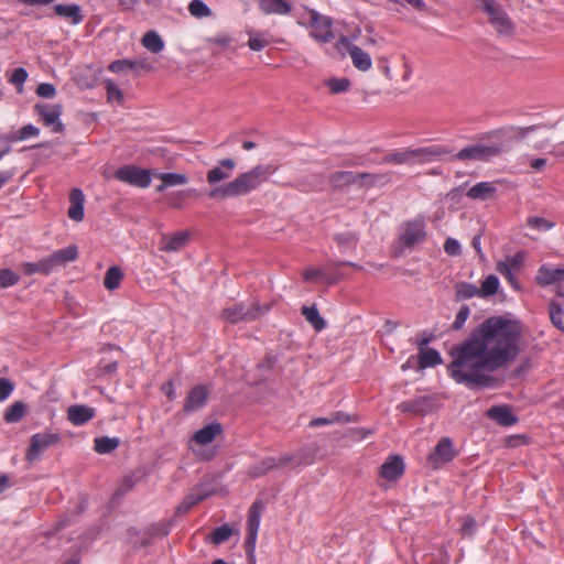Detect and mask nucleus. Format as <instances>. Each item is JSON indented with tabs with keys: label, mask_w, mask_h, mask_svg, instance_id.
<instances>
[{
	"label": "nucleus",
	"mask_w": 564,
	"mask_h": 564,
	"mask_svg": "<svg viewBox=\"0 0 564 564\" xmlns=\"http://www.w3.org/2000/svg\"><path fill=\"white\" fill-rule=\"evenodd\" d=\"M21 267L26 275H33L35 273L48 275L51 273L46 258H43L37 262H23Z\"/></svg>",
	"instance_id": "37998d69"
},
{
	"label": "nucleus",
	"mask_w": 564,
	"mask_h": 564,
	"mask_svg": "<svg viewBox=\"0 0 564 564\" xmlns=\"http://www.w3.org/2000/svg\"><path fill=\"white\" fill-rule=\"evenodd\" d=\"M78 258V248L76 245H70L66 248L54 251L46 257L51 272L58 268L64 267L69 262H74Z\"/></svg>",
	"instance_id": "a211bd4d"
},
{
	"label": "nucleus",
	"mask_w": 564,
	"mask_h": 564,
	"mask_svg": "<svg viewBox=\"0 0 564 564\" xmlns=\"http://www.w3.org/2000/svg\"><path fill=\"white\" fill-rule=\"evenodd\" d=\"M442 364L440 352L434 348L421 349L419 352V365L421 368L435 367Z\"/></svg>",
	"instance_id": "f704fd0d"
},
{
	"label": "nucleus",
	"mask_w": 564,
	"mask_h": 564,
	"mask_svg": "<svg viewBox=\"0 0 564 564\" xmlns=\"http://www.w3.org/2000/svg\"><path fill=\"white\" fill-rule=\"evenodd\" d=\"M36 95L42 98H54L56 95V89L52 84L42 83L36 88Z\"/></svg>",
	"instance_id": "e2e57ef3"
},
{
	"label": "nucleus",
	"mask_w": 564,
	"mask_h": 564,
	"mask_svg": "<svg viewBox=\"0 0 564 564\" xmlns=\"http://www.w3.org/2000/svg\"><path fill=\"white\" fill-rule=\"evenodd\" d=\"M338 45H343L348 48L352 64L357 69L367 72L371 68L372 62L370 55L359 46L351 44L347 37H340Z\"/></svg>",
	"instance_id": "dca6fc26"
},
{
	"label": "nucleus",
	"mask_w": 564,
	"mask_h": 564,
	"mask_svg": "<svg viewBox=\"0 0 564 564\" xmlns=\"http://www.w3.org/2000/svg\"><path fill=\"white\" fill-rule=\"evenodd\" d=\"M95 415V409L85 404L70 405L67 410L68 421L76 426L86 424L93 420Z\"/></svg>",
	"instance_id": "4be33fe9"
},
{
	"label": "nucleus",
	"mask_w": 564,
	"mask_h": 564,
	"mask_svg": "<svg viewBox=\"0 0 564 564\" xmlns=\"http://www.w3.org/2000/svg\"><path fill=\"white\" fill-rule=\"evenodd\" d=\"M26 412V405L22 401L11 404L6 411L3 419L7 423L20 422Z\"/></svg>",
	"instance_id": "a19ab883"
},
{
	"label": "nucleus",
	"mask_w": 564,
	"mask_h": 564,
	"mask_svg": "<svg viewBox=\"0 0 564 564\" xmlns=\"http://www.w3.org/2000/svg\"><path fill=\"white\" fill-rule=\"evenodd\" d=\"M122 279V270L117 265L110 267L106 272L104 286L109 291L117 290L120 286Z\"/></svg>",
	"instance_id": "e433bc0d"
},
{
	"label": "nucleus",
	"mask_w": 564,
	"mask_h": 564,
	"mask_svg": "<svg viewBox=\"0 0 564 564\" xmlns=\"http://www.w3.org/2000/svg\"><path fill=\"white\" fill-rule=\"evenodd\" d=\"M302 464H312V459H308L303 451L299 452L296 455L285 454L279 458H275V468L285 467L289 465L297 467Z\"/></svg>",
	"instance_id": "72a5a7b5"
},
{
	"label": "nucleus",
	"mask_w": 564,
	"mask_h": 564,
	"mask_svg": "<svg viewBox=\"0 0 564 564\" xmlns=\"http://www.w3.org/2000/svg\"><path fill=\"white\" fill-rule=\"evenodd\" d=\"M115 177L123 183L145 188L151 183V174L149 170L139 169L133 165H126L118 169Z\"/></svg>",
	"instance_id": "9d476101"
},
{
	"label": "nucleus",
	"mask_w": 564,
	"mask_h": 564,
	"mask_svg": "<svg viewBox=\"0 0 564 564\" xmlns=\"http://www.w3.org/2000/svg\"><path fill=\"white\" fill-rule=\"evenodd\" d=\"M391 172L387 173H358V185L359 186H377V185H384L391 182Z\"/></svg>",
	"instance_id": "7c9ffc66"
},
{
	"label": "nucleus",
	"mask_w": 564,
	"mask_h": 564,
	"mask_svg": "<svg viewBox=\"0 0 564 564\" xmlns=\"http://www.w3.org/2000/svg\"><path fill=\"white\" fill-rule=\"evenodd\" d=\"M20 276L11 269L4 268L0 270V288L6 289L15 285Z\"/></svg>",
	"instance_id": "3c124183"
},
{
	"label": "nucleus",
	"mask_w": 564,
	"mask_h": 564,
	"mask_svg": "<svg viewBox=\"0 0 564 564\" xmlns=\"http://www.w3.org/2000/svg\"><path fill=\"white\" fill-rule=\"evenodd\" d=\"M275 170L271 164H258L251 170L239 174L232 181L213 188L208 196L210 198L225 199L248 195L265 183Z\"/></svg>",
	"instance_id": "7ed1b4c3"
},
{
	"label": "nucleus",
	"mask_w": 564,
	"mask_h": 564,
	"mask_svg": "<svg viewBox=\"0 0 564 564\" xmlns=\"http://www.w3.org/2000/svg\"><path fill=\"white\" fill-rule=\"evenodd\" d=\"M61 435L57 433L42 432L32 435L30 445L25 453V459L29 463L40 459L42 453L47 448L57 445L61 442Z\"/></svg>",
	"instance_id": "0eeeda50"
},
{
	"label": "nucleus",
	"mask_w": 564,
	"mask_h": 564,
	"mask_svg": "<svg viewBox=\"0 0 564 564\" xmlns=\"http://www.w3.org/2000/svg\"><path fill=\"white\" fill-rule=\"evenodd\" d=\"M302 315L305 319L314 327L315 330L321 332L326 327L324 318L319 315V312L315 305L302 306Z\"/></svg>",
	"instance_id": "473e14b6"
},
{
	"label": "nucleus",
	"mask_w": 564,
	"mask_h": 564,
	"mask_svg": "<svg viewBox=\"0 0 564 564\" xmlns=\"http://www.w3.org/2000/svg\"><path fill=\"white\" fill-rule=\"evenodd\" d=\"M94 444L98 454H109L119 446L120 441L117 437L100 436L95 438Z\"/></svg>",
	"instance_id": "58836bf2"
},
{
	"label": "nucleus",
	"mask_w": 564,
	"mask_h": 564,
	"mask_svg": "<svg viewBox=\"0 0 564 564\" xmlns=\"http://www.w3.org/2000/svg\"><path fill=\"white\" fill-rule=\"evenodd\" d=\"M497 188L495 183L479 182L468 189L466 193L468 198L477 200H487L495 196Z\"/></svg>",
	"instance_id": "cd10ccee"
},
{
	"label": "nucleus",
	"mask_w": 564,
	"mask_h": 564,
	"mask_svg": "<svg viewBox=\"0 0 564 564\" xmlns=\"http://www.w3.org/2000/svg\"><path fill=\"white\" fill-rule=\"evenodd\" d=\"M213 494V489L208 488L207 485H196L183 498L182 502L176 508V512L180 514L188 512L194 506L210 497Z\"/></svg>",
	"instance_id": "2eb2a0df"
},
{
	"label": "nucleus",
	"mask_w": 564,
	"mask_h": 564,
	"mask_svg": "<svg viewBox=\"0 0 564 564\" xmlns=\"http://www.w3.org/2000/svg\"><path fill=\"white\" fill-rule=\"evenodd\" d=\"M188 12L196 19L209 18L213 12L202 0H192L188 4Z\"/></svg>",
	"instance_id": "49530a36"
},
{
	"label": "nucleus",
	"mask_w": 564,
	"mask_h": 564,
	"mask_svg": "<svg viewBox=\"0 0 564 564\" xmlns=\"http://www.w3.org/2000/svg\"><path fill=\"white\" fill-rule=\"evenodd\" d=\"M452 151L444 147H426L419 149H408L403 151L391 152L383 156V163L392 164H411L414 162L425 163L430 162L435 158L449 154Z\"/></svg>",
	"instance_id": "20e7f679"
},
{
	"label": "nucleus",
	"mask_w": 564,
	"mask_h": 564,
	"mask_svg": "<svg viewBox=\"0 0 564 564\" xmlns=\"http://www.w3.org/2000/svg\"><path fill=\"white\" fill-rule=\"evenodd\" d=\"M272 469H275V457H265L259 463L252 465L249 469V474L251 477L257 478L265 475Z\"/></svg>",
	"instance_id": "79ce46f5"
},
{
	"label": "nucleus",
	"mask_w": 564,
	"mask_h": 564,
	"mask_svg": "<svg viewBox=\"0 0 564 564\" xmlns=\"http://www.w3.org/2000/svg\"><path fill=\"white\" fill-rule=\"evenodd\" d=\"M221 433V424L213 422L196 431L192 436V441L198 445H207L212 443Z\"/></svg>",
	"instance_id": "5701e85b"
},
{
	"label": "nucleus",
	"mask_w": 564,
	"mask_h": 564,
	"mask_svg": "<svg viewBox=\"0 0 564 564\" xmlns=\"http://www.w3.org/2000/svg\"><path fill=\"white\" fill-rule=\"evenodd\" d=\"M456 456L451 438L443 437L427 456L426 463L432 469H438Z\"/></svg>",
	"instance_id": "9b49d317"
},
{
	"label": "nucleus",
	"mask_w": 564,
	"mask_h": 564,
	"mask_svg": "<svg viewBox=\"0 0 564 564\" xmlns=\"http://www.w3.org/2000/svg\"><path fill=\"white\" fill-rule=\"evenodd\" d=\"M40 134V130L39 128H36L35 126L33 124H26V126H23L20 130H19V138L22 140H26L31 137H37Z\"/></svg>",
	"instance_id": "69168bd1"
},
{
	"label": "nucleus",
	"mask_w": 564,
	"mask_h": 564,
	"mask_svg": "<svg viewBox=\"0 0 564 564\" xmlns=\"http://www.w3.org/2000/svg\"><path fill=\"white\" fill-rule=\"evenodd\" d=\"M527 226L536 231H547L555 227V223L539 216L527 218Z\"/></svg>",
	"instance_id": "a18cd8bd"
},
{
	"label": "nucleus",
	"mask_w": 564,
	"mask_h": 564,
	"mask_svg": "<svg viewBox=\"0 0 564 564\" xmlns=\"http://www.w3.org/2000/svg\"><path fill=\"white\" fill-rule=\"evenodd\" d=\"M34 109L40 116L44 126L52 127V132L62 133L65 130V126L59 121V117L63 113L62 105L39 102L34 106Z\"/></svg>",
	"instance_id": "1a4fd4ad"
},
{
	"label": "nucleus",
	"mask_w": 564,
	"mask_h": 564,
	"mask_svg": "<svg viewBox=\"0 0 564 564\" xmlns=\"http://www.w3.org/2000/svg\"><path fill=\"white\" fill-rule=\"evenodd\" d=\"M478 6L488 17V22L500 36H511L514 32V24L496 0H478Z\"/></svg>",
	"instance_id": "423d86ee"
},
{
	"label": "nucleus",
	"mask_w": 564,
	"mask_h": 564,
	"mask_svg": "<svg viewBox=\"0 0 564 564\" xmlns=\"http://www.w3.org/2000/svg\"><path fill=\"white\" fill-rule=\"evenodd\" d=\"M105 89L107 91L108 101H117L118 104L123 102V94L113 82L106 80Z\"/></svg>",
	"instance_id": "5fc2aeb1"
},
{
	"label": "nucleus",
	"mask_w": 564,
	"mask_h": 564,
	"mask_svg": "<svg viewBox=\"0 0 564 564\" xmlns=\"http://www.w3.org/2000/svg\"><path fill=\"white\" fill-rule=\"evenodd\" d=\"M335 240L339 246H345L350 249H355L358 242L357 236L350 232L337 235Z\"/></svg>",
	"instance_id": "bf43d9fd"
},
{
	"label": "nucleus",
	"mask_w": 564,
	"mask_h": 564,
	"mask_svg": "<svg viewBox=\"0 0 564 564\" xmlns=\"http://www.w3.org/2000/svg\"><path fill=\"white\" fill-rule=\"evenodd\" d=\"M351 83L348 78H332L326 82V86L332 94H340L347 91Z\"/></svg>",
	"instance_id": "09e8293b"
},
{
	"label": "nucleus",
	"mask_w": 564,
	"mask_h": 564,
	"mask_svg": "<svg viewBox=\"0 0 564 564\" xmlns=\"http://www.w3.org/2000/svg\"><path fill=\"white\" fill-rule=\"evenodd\" d=\"M142 45L150 52L156 54L160 53L164 47V42L155 31H149L147 32L142 40Z\"/></svg>",
	"instance_id": "c9c22d12"
},
{
	"label": "nucleus",
	"mask_w": 564,
	"mask_h": 564,
	"mask_svg": "<svg viewBox=\"0 0 564 564\" xmlns=\"http://www.w3.org/2000/svg\"><path fill=\"white\" fill-rule=\"evenodd\" d=\"M549 312H550V317H551L552 324L556 328L564 332V310H563V307L556 302H551L549 305Z\"/></svg>",
	"instance_id": "de8ad7c7"
},
{
	"label": "nucleus",
	"mask_w": 564,
	"mask_h": 564,
	"mask_svg": "<svg viewBox=\"0 0 564 564\" xmlns=\"http://www.w3.org/2000/svg\"><path fill=\"white\" fill-rule=\"evenodd\" d=\"M437 408V401L432 395H422L412 400H406L398 405L402 413L414 415H426Z\"/></svg>",
	"instance_id": "f8f14e48"
},
{
	"label": "nucleus",
	"mask_w": 564,
	"mask_h": 564,
	"mask_svg": "<svg viewBox=\"0 0 564 564\" xmlns=\"http://www.w3.org/2000/svg\"><path fill=\"white\" fill-rule=\"evenodd\" d=\"M404 463L401 456L394 455L387 458L381 465L379 475L388 481H395L404 474Z\"/></svg>",
	"instance_id": "f3484780"
},
{
	"label": "nucleus",
	"mask_w": 564,
	"mask_h": 564,
	"mask_svg": "<svg viewBox=\"0 0 564 564\" xmlns=\"http://www.w3.org/2000/svg\"><path fill=\"white\" fill-rule=\"evenodd\" d=\"M479 289L480 297L495 295L499 289V279L495 274L488 275Z\"/></svg>",
	"instance_id": "c03bdc74"
},
{
	"label": "nucleus",
	"mask_w": 564,
	"mask_h": 564,
	"mask_svg": "<svg viewBox=\"0 0 564 564\" xmlns=\"http://www.w3.org/2000/svg\"><path fill=\"white\" fill-rule=\"evenodd\" d=\"M521 336L519 322L503 316L486 318L467 340L452 348L451 377L470 389L492 386L495 380L487 373L517 358Z\"/></svg>",
	"instance_id": "f257e3e1"
},
{
	"label": "nucleus",
	"mask_w": 564,
	"mask_h": 564,
	"mask_svg": "<svg viewBox=\"0 0 564 564\" xmlns=\"http://www.w3.org/2000/svg\"><path fill=\"white\" fill-rule=\"evenodd\" d=\"M351 417L343 412H334L327 417H316L310 422V426L318 427L322 425H329L334 423H347L350 422Z\"/></svg>",
	"instance_id": "ea45409f"
},
{
	"label": "nucleus",
	"mask_w": 564,
	"mask_h": 564,
	"mask_svg": "<svg viewBox=\"0 0 564 564\" xmlns=\"http://www.w3.org/2000/svg\"><path fill=\"white\" fill-rule=\"evenodd\" d=\"M475 296L480 297L479 289L475 284L468 282H459L455 285L456 301L469 300Z\"/></svg>",
	"instance_id": "4c0bfd02"
},
{
	"label": "nucleus",
	"mask_w": 564,
	"mask_h": 564,
	"mask_svg": "<svg viewBox=\"0 0 564 564\" xmlns=\"http://www.w3.org/2000/svg\"><path fill=\"white\" fill-rule=\"evenodd\" d=\"M264 509V503L261 500H256L248 511V519H247V538L245 541V544H249V547L251 549L252 545H256L257 543V536L258 531L260 527V519L262 511Z\"/></svg>",
	"instance_id": "4468645a"
},
{
	"label": "nucleus",
	"mask_w": 564,
	"mask_h": 564,
	"mask_svg": "<svg viewBox=\"0 0 564 564\" xmlns=\"http://www.w3.org/2000/svg\"><path fill=\"white\" fill-rule=\"evenodd\" d=\"M70 207L68 208V217L75 221H82L84 218L85 195L82 189L73 188L69 194Z\"/></svg>",
	"instance_id": "393cba45"
},
{
	"label": "nucleus",
	"mask_w": 564,
	"mask_h": 564,
	"mask_svg": "<svg viewBox=\"0 0 564 564\" xmlns=\"http://www.w3.org/2000/svg\"><path fill=\"white\" fill-rule=\"evenodd\" d=\"M324 275L325 270L321 268H308L303 272V278L305 281H313L315 278Z\"/></svg>",
	"instance_id": "774afa93"
},
{
	"label": "nucleus",
	"mask_w": 564,
	"mask_h": 564,
	"mask_svg": "<svg viewBox=\"0 0 564 564\" xmlns=\"http://www.w3.org/2000/svg\"><path fill=\"white\" fill-rule=\"evenodd\" d=\"M56 15L68 20L73 24H78L83 21L80 7L78 4H56L53 7Z\"/></svg>",
	"instance_id": "c756f323"
},
{
	"label": "nucleus",
	"mask_w": 564,
	"mask_h": 564,
	"mask_svg": "<svg viewBox=\"0 0 564 564\" xmlns=\"http://www.w3.org/2000/svg\"><path fill=\"white\" fill-rule=\"evenodd\" d=\"M564 281V268H554L543 264L539 268L535 282L540 286H549Z\"/></svg>",
	"instance_id": "412c9836"
},
{
	"label": "nucleus",
	"mask_w": 564,
	"mask_h": 564,
	"mask_svg": "<svg viewBox=\"0 0 564 564\" xmlns=\"http://www.w3.org/2000/svg\"><path fill=\"white\" fill-rule=\"evenodd\" d=\"M270 310L271 304L261 305L257 301H253L250 304L239 302L231 306L225 307L220 312V318L224 322L230 324H237L239 322H251L267 314Z\"/></svg>",
	"instance_id": "39448f33"
},
{
	"label": "nucleus",
	"mask_w": 564,
	"mask_h": 564,
	"mask_svg": "<svg viewBox=\"0 0 564 564\" xmlns=\"http://www.w3.org/2000/svg\"><path fill=\"white\" fill-rule=\"evenodd\" d=\"M426 239L425 221L423 217L404 223L399 240L405 248H413Z\"/></svg>",
	"instance_id": "6e6552de"
},
{
	"label": "nucleus",
	"mask_w": 564,
	"mask_h": 564,
	"mask_svg": "<svg viewBox=\"0 0 564 564\" xmlns=\"http://www.w3.org/2000/svg\"><path fill=\"white\" fill-rule=\"evenodd\" d=\"M546 127L547 124L540 123L529 127L509 126L500 128L490 133L489 142L466 147L457 152L453 159L458 161H487L509 151L513 141H521L529 133Z\"/></svg>",
	"instance_id": "f03ea898"
},
{
	"label": "nucleus",
	"mask_w": 564,
	"mask_h": 564,
	"mask_svg": "<svg viewBox=\"0 0 564 564\" xmlns=\"http://www.w3.org/2000/svg\"><path fill=\"white\" fill-rule=\"evenodd\" d=\"M311 35L322 42L328 43L334 39L332 32V20L328 17L321 15L316 11L310 12Z\"/></svg>",
	"instance_id": "ddd939ff"
},
{
	"label": "nucleus",
	"mask_w": 564,
	"mask_h": 564,
	"mask_svg": "<svg viewBox=\"0 0 564 564\" xmlns=\"http://www.w3.org/2000/svg\"><path fill=\"white\" fill-rule=\"evenodd\" d=\"M28 79V72L23 67H18L12 72L9 82L14 85L19 91L22 90V86Z\"/></svg>",
	"instance_id": "4d7b16f0"
},
{
	"label": "nucleus",
	"mask_w": 564,
	"mask_h": 564,
	"mask_svg": "<svg viewBox=\"0 0 564 564\" xmlns=\"http://www.w3.org/2000/svg\"><path fill=\"white\" fill-rule=\"evenodd\" d=\"M487 416L502 426H512L518 422V417L511 409L506 405H496L487 411Z\"/></svg>",
	"instance_id": "b1692460"
},
{
	"label": "nucleus",
	"mask_w": 564,
	"mask_h": 564,
	"mask_svg": "<svg viewBox=\"0 0 564 564\" xmlns=\"http://www.w3.org/2000/svg\"><path fill=\"white\" fill-rule=\"evenodd\" d=\"M13 389L14 386L10 380L6 378H0V401H4L6 399H8L12 393Z\"/></svg>",
	"instance_id": "0e129e2a"
},
{
	"label": "nucleus",
	"mask_w": 564,
	"mask_h": 564,
	"mask_svg": "<svg viewBox=\"0 0 564 564\" xmlns=\"http://www.w3.org/2000/svg\"><path fill=\"white\" fill-rule=\"evenodd\" d=\"M236 162L232 159H223L219 164L207 172L206 180L209 185H215L221 181L228 180L234 170Z\"/></svg>",
	"instance_id": "aec40b11"
},
{
	"label": "nucleus",
	"mask_w": 564,
	"mask_h": 564,
	"mask_svg": "<svg viewBox=\"0 0 564 564\" xmlns=\"http://www.w3.org/2000/svg\"><path fill=\"white\" fill-rule=\"evenodd\" d=\"M259 8L265 14L286 15L291 12L290 0H259Z\"/></svg>",
	"instance_id": "a878e982"
},
{
	"label": "nucleus",
	"mask_w": 564,
	"mask_h": 564,
	"mask_svg": "<svg viewBox=\"0 0 564 564\" xmlns=\"http://www.w3.org/2000/svg\"><path fill=\"white\" fill-rule=\"evenodd\" d=\"M117 361L105 362L104 360H100L96 368V376L104 377L107 375H112L117 371Z\"/></svg>",
	"instance_id": "13d9d810"
},
{
	"label": "nucleus",
	"mask_w": 564,
	"mask_h": 564,
	"mask_svg": "<svg viewBox=\"0 0 564 564\" xmlns=\"http://www.w3.org/2000/svg\"><path fill=\"white\" fill-rule=\"evenodd\" d=\"M134 69L150 70L151 66L144 59H117L110 63L109 70L112 73H121Z\"/></svg>",
	"instance_id": "c85d7f7f"
},
{
	"label": "nucleus",
	"mask_w": 564,
	"mask_h": 564,
	"mask_svg": "<svg viewBox=\"0 0 564 564\" xmlns=\"http://www.w3.org/2000/svg\"><path fill=\"white\" fill-rule=\"evenodd\" d=\"M209 390L204 384H197L188 392L183 410L185 412H194L202 409L208 399Z\"/></svg>",
	"instance_id": "6ab92c4d"
},
{
	"label": "nucleus",
	"mask_w": 564,
	"mask_h": 564,
	"mask_svg": "<svg viewBox=\"0 0 564 564\" xmlns=\"http://www.w3.org/2000/svg\"><path fill=\"white\" fill-rule=\"evenodd\" d=\"M525 258H527V254L524 251H518L512 257H509L503 261H499L498 263H505L506 265L509 267L510 270L518 271L522 268Z\"/></svg>",
	"instance_id": "864d4df0"
},
{
	"label": "nucleus",
	"mask_w": 564,
	"mask_h": 564,
	"mask_svg": "<svg viewBox=\"0 0 564 564\" xmlns=\"http://www.w3.org/2000/svg\"><path fill=\"white\" fill-rule=\"evenodd\" d=\"M159 177L169 186L184 185L187 183L186 175L180 173H161Z\"/></svg>",
	"instance_id": "603ef678"
},
{
	"label": "nucleus",
	"mask_w": 564,
	"mask_h": 564,
	"mask_svg": "<svg viewBox=\"0 0 564 564\" xmlns=\"http://www.w3.org/2000/svg\"><path fill=\"white\" fill-rule=\"evenodd\" d=\"M497 271L507 279L514 290H520L519 281L513 273L514 271L510 270L508 265L505 263H497Z\"/></svg>",
	"instance_id": "6e6d98bb"
},
{
	"label": "nucleus",
	"mask_w": 564,
	"mask_h": 564,
	"mask_svg": "<svg viewBox=\"0 0 564 564\" xmlns=\"http://www.w3.org/2000/svg\"><path fill=\"white\" fill-rule=\"evenodd\" d=\"M469 314V307L467 305H463L459 308L458 313L456 314L452 328L456 330L460 329L464 326L465 322L467 321Z\"/></svg>",
	"instance_id": "052dcab7"
},
{
	"label": "nucleus",
	"mask_w": 564,
	"mask_h": 564,
	"mask_svg": "<svg viewBox=\"0 0 564 564\" xmlns=\"http://www.w3.org/2000/svg\"><path fill=\"white\" fill-rule=\"evenodd\" d=\"M248 45L249 47L252 50V51H261L262 48H264L265 46L269 45V41L261 37V36H250L249 37V41H248Z\"/></svg>",
	"instance_id": "338daca9"
},
{
	"label": "nucleus",
	"mask_w": 564,
	"mask_h": 564,
	"mask_svg": "<svg viewBox=\"0 0 564 564\" xmlns=\"http://www.w3.org/2000/svg\"><path fill=\"white\" fill-rule=\"evenodd\" d=\"M188 240V234L186 231H178L174 235H165L162 237L160 250L172 252L181 250Z\"/></svg>",
	"instance_id": "bb28decb"
},
{
	"label": "nucleus",
	"mask_w": 564,
	"mask_h": 564,
	"mask_svg": "<svg viewBox=\"0 0 564 564\" xmlns=\"http://www.w3.org/2000/svg\"><path fill=\"white\" fill-rule=\"evenodd\" d=\"M232 535V530L228 524H223L216 528L212 533V542L214 544H221Z\"/></svg>",
	"instance_id": "8fccbe9b"
},
{
	"label": "nucleus",
	"mask_w": 564,
	"mask_h": 564,
	"mask_svg": "<svg viewBox=\"0 0 564 564\" xmlns=\"http://www.w3.org/2000/svg\"><path fill=\"white\" fill-rule=\"evenodd\" d=\"M444 251L452 257L459 256L462 253L459 241L454 238H447L444 243Z\"/></svg>",
	"instance_id": "680f3d73"
},
{
	"label": "nucleus",
	"mask_w": 564,
	"mask_h": 564,
	"mask_svg": "<svg viewBox=\"0 0 564 564\" xmlns=\"http://www.w3.org/2000/svg\"><path fill=\"white\" fill-rule=\"evenodd\" d=\"M329 184L334 189L358 184V173L351 171L335 172L329 176Z\"/></svg>",
	"instance_id": "2f4dec72"
}]
</instances>
